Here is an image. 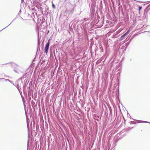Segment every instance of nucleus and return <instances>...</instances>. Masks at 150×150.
I'll list each match as a JSON object with an SVG mask.
<instances>
[{
  "mask_svg": "<svg viewBox=\"0 0 150 150\" xmlns=\"http://www.w3.org/2000/svg\"><path fill=\"white\" fill-rule=\"evenodd\" d=\"M50 39L46 45V46L45 47V53L47 54V53L48 50H49V45L50 44Z\"/></svg>",
  "mask_w": 150,
  "mask_h": 150,
  "instance_id": "nucleus-1",
  "label": "nucleus"
},
{
  "mask_svg": "<svg viewBox=\"0 0 150 150\" xmlns=\"http://www.w3.org/2000/svg\"><path fill=\"white\" fill-rule=\"evenodd\" d=\"M129 32L130 30L129 29L127 31L126 33L122 35L120 38V40H122L124 39L125 38V37L128 34H129Z\"/></svg>",
  "mask_w": 150,
  "mask_h": 150,
  "instance_id": "nucleus-2",
  "label": "nucleus"
},
{
  "mask_svg": "<svg viewBox=\"0 0 150 150\" xmlns=\"http://www.w3.org/2000/svg\"><path fill=\"white\" fill-rule=\"evenodd\" d=\"M52 6L53 8H55V6L53 3H52Z\"/></svg>",
  "mask_w": 150,
  "mask_h": 150,
  "instance_id": "nucleus-3",
  "label": "nucleus"
},
{
  "mask_svg": "<svg viewBox=\"0 0 150 150\" xmlns=\"http://www.w3.org/2000/svg\"><path fill=\"white\" fill-rule=\"evenodd\" d=\"M142 8V7L141 6H139V11Z\"/></svg>",
  "mask_w": 150,
  "mask_h": 150,
  "instance_id": "nucleus-4",
  "label": "nucleus"
},
{
  "mask_svg": "<svg viewBox=\"0 0 150 150\" xmlns=\"http://www.w3.org/2000/svg\"><path fill=\"white\" fill-rule=\"evenodd\" d=\"M100 48L101 49V50L102 51H103V48L102 47H100Z\"/></svg>",
  "mask_w": 150,
  "mask_h": 150,
  "instance_id": "nucleus-5",
  "label": "nucleus"
}]
</instances>
